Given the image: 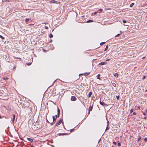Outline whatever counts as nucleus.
<instances>
[{"instance_id": "nucleus-38", "label": "nucleus", "mask_w": 147, "mask_h": 147, "mask_svg": "<svg viewBox=\"0 0 147 147\" xmlns=\"http://www.w3.org/2000/svg\"><path fill=\"white\" fill-rule=\"evenodd\" d=\"M102 11V9H99V11Z\"/></svg>"}, {"instance_id": "nucleus-12", "label": "nucleus", "mask_w": 147, "mask_h": 147, "mask_svg": "<svg viewBox=\"0 0 147 147\" xmlns=\"http://www.w3.org/2000/svg\"><path fill=\"white\" fill-rule=\"evenodd\" d=\"M55 2H56V1H55V0H52L51 1H49V2L50 3H55Z\"/></svg>"}, {"instance_id": "nucleus-22", "label": "nucleus", "mask_w": 147, "mask_h": 147, "mask_svg": "<svg viewBox=\"0 0 147 147\" xmlns=\"http://www.w3.org/2000/svg\"><path fill=\"white\" fill-rule=\"evenodd\" d=\"M67 134H66V133H61V134H59V135H66Z\"/></svg>"}, {"instance_id": "nucleus-46", "label": "nucleus", "mask_w": 147, "mask_h": 147, "mask_svg": "<svg viewBox=\"0 0 147 147\" xmlns=\"http://www.w3.org/2000/svg\"><path fill=\"white\" fill-rule=\"evenodd\" d=\"M16 68V66H14V67L13 68V69H14Z\"/></svg>"}, {"instance_id": "nucleus-20", "label": "nucleus", "mask_w": 147, "mask_h": 147, "mask_svg": "<svg viewBox=\"0 0 147 147\" xmlns=\"http://www.w3.org/2000/svg\"><path fill=\"white\" fill-rule=\"evenodd\" d=\"M53 37V35H52V34H50L49 35V37H50V38H52Z\"/></svg>"}, {"instance_id": "nucleus-17", "label": "nucleus", "mask_w": 147, "mask_h": 147, "mask_svg": "<svg viewBox=\"0 0 147 147\" xmlns=\"http://www.w3.org/2000/svg\"><path fill=\"white\" fill-rule=\"evenodd\" d=\"M134 3H132L129 6L130 7H132L134 5Z\"/></svg>"}, {"instance_id": "nucleus-51", "label": "nucleus", "mask_w": 147, "mask_h": 147, "mask_svg": "<svg viewBox=\"0 0 147 147\" xmlns=\"http://www.w3.org/2000/svg\"><path fill=\"white\" fill-rule=\"evenodd\" d=\"M110 60V59H107V60H106V61H109V60Z\"/></svg>"}, {"instance_id": "nucleus-5", "label": "nucleus", "mask_w": 147, "mask_h": 147, "mask_svg": "<svg viewBox=\"0 0 147 147\" xmlns=\"http://www.w3.org/2000/svg\"><path fill=\"white\" fill-rule=\"evenodd\" d=\"M77 100L76 97L74 96H71V101H75Z\"/></svg>"}, {"instance_id": "nucleus-25", "label": "nucleus", "mask_w": 147, "mask_h": 147, "mask_svg": "<svg viewBox=\"0 0 147 147\" xmlns=\"http://www.w3.org/2000/svg\"><path fill=\"white\" fill-rule=\"evenodd\" d=\"M116 97L117 100H119V99L120 96H116Z\"/></svg>"}, {"instance_id": "nucleus-48", "label": "nucleus", "mask_w": 147, "mask_h": 147, "mask_svg": "<svg viewBox=\"0 0 147 147\" xmlns=\"http://www.w3.org/2000/svg\"><path fill=\"white\" fill-rule=\"evenodd\" d=\"M114 84V85H113V86H115V87L116 86H115V85H116V84Z\"/></svg>"}, {"instance_id": "nucleus-52", "label": "nucleus", "mask_w": 147, "mask_h": 147, "mask_svg": "<svg viewBox=\"0 0 147 147\" xmlns=\"http://www.w3.org/2000/svg\"><path fill=\"white\" fill-rule=\"evenodd\" d=\"M47 121L48 123H49V121H48V120H47Z\"/></svg>"}, {"instance_id": "nucleus-54", "label": "nucleus", "mask_w": 147, "mask_h": 147, "mask_svg": "<svg viewBox=\"0 0 147 147\" xmlns=\"http://www.w3.org/2000/svg\"><path fill=\"white\" fill-rule=\"evenodd\" d=\"M146 112L147 113V110H146Z\"/></svg>"}, {"instance_id": "nucleus-55", "label": "nucleus", "mask_w": 147, "mask_h": 147, "mask_svg": "<svg viewBox=\"0 0 147 147\" xmlns=\"http://www.w3.org/2000/svg\"><path fill=\"white\" fill-rule=\"evenodd\" d=\"M17 58L18 59H21L20 58Z\"/></svg>"}, {"instance_id": "nucleus-8", "label": "nucleus", "mask_w": 147, "mask_h": 147, "mask_svg": "<svg viewBox=\"0 0 147 147\" xmlns=\"http://www.w3.org/2000/svg\"><path fill=\"white\" fill-rule=\"evenodd\" d=\"M106 63V62H102L99 63H98L97 62L96 63V64H105Z\"/></svg>"}, {"instance_id": "nucleus-45", "label": "nucleus", "mask_w": 147, "mask_h": 147, "mask_svg": "<svg viewBox=\"0 0 147 147\" xmlns=\"http://www.w3.org/2000/svg\"><path fill=\"white\" fill-rule=\"evenodd\" d=\"M137 108H138V109H140V106H138L137 107Z\"/></svg>"}, {"instance_id": "nucleus-37", "label": "nucleus", "mask_w": 147, "mask_h": 147, "mask_svg": "<svg viewBox=\"0 0 147 147\" xmlns=\"http://www.w3.org/2000/svg\"><path fill=\"white\" fill-rule=\"evenodd\" d=\"M145 76H144L142 78V80L144 79L145 78Z\"/></svg>"}, {"instance_id": "nucleus-1", "label": "nucleus", "mask_w": 147, "mask_h": 147, "mask_svg": "<svg viewBox=\"0 0 147 147\" xmlns=\"http://www.w3.org/2000/svg\"><path fill=\"white\" fill-rule=\"evenodd\" d=\"M52 117L53 119V122L52 123H51V125H53L55 123V121L57 119V117H56L55 116H53Z\"/></svg>"}, {"instance_id": "nucleus-7", "label": "nucleus", "mask_w": 147, "mask_h": 147, "mask_svg": "<svg viewBox=\"0 0 147 147\" xmlns=\"http://www.w3.org/2000/svg\"><path fill=\"white\" fill-rule=\"evenodd\" d=\"M27 140L30 142H32L33 141V140L32 138H27Z\"/></svg>"}, {"instance_id": "nucleus-31", "label": "nucleus", "mask_w": 147, "mask_h": 147, "mask_svg": "<svg viewBox=\"0 0 147 147\" xmlns=\"http://www.w3.org/2000/svg\"><path fill=\"white\" fill-rule=\"evenodd\" d=\"M117 145L119 146H120L121 145V144L119 142L118 143Z\"/></svg>"}, {"instance_id": "nucleus-39", "label": "nucleus", "mask_w": 147, "mask_h": 147, "mask_svg": "<svg viewBox=\"0 0 147 147\" xmlns=\"http://www.w3.org/2000/svg\"><path fill=\"white\" fill-rule=\"evenodd\" d=\"M84 75V73L83 74H80L79 75V76H80V75Z\"/></svg>"}, {"instance_id": "nucleus-4", "label": "nucleus", "mask_w": 147, "mask_h": 147, "mask_svg": "<svg viewBox=\"0 0 147 147\" xmlns=\"http://www.w3.org/2000/svg\"><path fill=\"white\" fill-rule=\"evenodd\" d=\"M63 119H60L59 121H58L55 124V125L56 126H57L59 125H60L63 121Z\"/></svg>"}, {"instance_id": "nucleus-9", "label": "nucleus", "mask_w": 147, "mask_h": 147, "mask_svg": "<svg viewBox=\"0 0 147 147\" xmlns=\"http://www.w3.org/2000/svg\"><path fill=\"white\" fill-rule=\"evenodd\" d=\"M92 92H90L88 94V97L89 98H90L91 96L92 95Z\"/></svg>"}, {"instance_id": "nucleus-49", "label": "nucleus", "mask_w": 147, "mask_h": 147, "mask_svg": "<svg viewBox=\"0 0 147 147\" xmlns=\"http://www.w3.org/2000/svg\"><path fill=\"white\" fill-rule=\"evenodd\" d=\"M114 84V85H113V86H115V87L116 86H115V85H116V84Z\"/></svg>"}, {"instance_id": "nucleus-26", "label": "nucleus", "mask_w": 147, "mask_h": 147, "mask_svg": "<svg viewBox=\"0 0 147 147\" xmlns=\"http://www.w3.org/2000/svg\"><path fill=\"white\" fill-rule=\"evenodd\" d=\"M108 126H109L107 125V127L105 130V131H107V130L109 129V128H108Z\"/></svg>"}, {"instance_id": "nucleus-50", "label": "nucleus", "mask_w": 147, "mask_h": 147, "mask_svg": "<svg viewBox=\"0 0 147 147\" xmlns=\"http://www.w3.org/2000/svg\"><path fill=\"white\" fill-rule=\"evenodd\" d=\"M90 111H88V114H89L90 113Z\"/></svg>"}, {"instance_id": "nucleus-35", "label": "nucleus", "mask_w": 147, "mask_h": 147, "mask_svg": "<svg viewBox=\"0 0 147 147\" xmlns=\"http://www.w3.org/2000/svg\"><path fill=\"white\" fill-rule=\"evenodd\" d=\"M113 143L115 145H116V142H113Z\"/></svg>"}, {"instance_id": "nucleus-10", "label": "nucleus", "mask_w": 147, "mask_h": 147, "mask_svg": "<svg viewBox=\"0 0 147 147\" xmlns=\"http://www.w3.org/2000/svg\"><path fill=\"white\" fill-rule=\"evenodd\" d=\"M90 73V72H86L84 73V76H88Z\"/></svg>"}, {"instance_id": "nucleus-15", "label": "nucleus", "mask_w": 147, "mask_h": 147, "mask_svg": "<svg viewBox=\"0 0 147 147\" xmlns=\"http://www.w3.org/2000/svg\"><path fill=\"white\" fill-rule=\"evenodd\" d=\"M93 20H89L87 21L86 22V23H90L93 22Z\"/></svg>"}, {"instance_id": "nucleus-53", "label": "nucleus", "mask_w": 147, "mask_h": 147, "mask_svg": "<svg viewBox=\"0 0 147 147\" xmlns=\"http://www.w3.org/2000/svg\"><path fill=\"white\" fill-rule=\"evenodd\" d=\"M96 12H95L94 13V14H96Z\"/></svg>"}, {"instance_id": "nucleus-32", "label": "nucleus", "mask_w": 147, "mask_h": 147, "mask_svg": "<svg viewBox=\"0 0 147 147\" xmlns=\"http://www.w3.org/2000/svg\"><path fill=\"white\" fill-rule=\"evenodd\" d=\"M109 121H107V125L109 126Z\"/></svg>"}, {"instance_id": "nucleus-6", "label": "nucleus", "mask_w": 147, "mask_h": 147, "mask_svg": "<svg viewBox=\"0 0 147 147\" xmlns=\"http://www.w3.org/2000/svg\"><path fill=\"white\" fill-rule=\"evenodd\" d=\"M15 117H16V115H15V114H13V119H12V120L11 122V123H14Z\"/></svg>"}, {"instance_id": "nucleus-27", "label": "nucleus", "mask_w": 147, "mask_h": 147, "mask_svg": "<svg viewBox=\"0 0 147 147\" xmlns=\"http://www.w3.org/2000/svg\"><path fill=\"white\" fill-rule=\"evenodd\" d=\"M123 23H125L127 22V21L126 20H123Z\"/></svg>"}, {"instance_id": "nucleus-18", "label": "nucleus", "mask_w": 147, "mask_h": 147, "mask_svg": "<svg viewBox=\"0 0 147 147\" xmlns=\"http://www.w3.org/2000/svg\"><path fill=\"white\" fill-rule=\"evenodd\" d=\"M108 45H107L106 47L105 48V51H107L108 48Z\"/></svg>"}, {"instance_id": "nucleus-29", "label": "nucleus", "mask_w": 147, "mask_h": 147, "mask_svg": "<svg viewBox=\"0 0 147 147\" xmlns=\"http://www.w3.org/2000/svg\"><path fill=\"white\" fill-rule=\"evenodd\" d=\"M75 130V129H71L70 130V131L71 132H72V131H74V130Z\"/></svg>"}, {"instance_id": "nucleus-30", "label": "nucleus", "mask_w": 147, "mask_h": 147, "mask_svg": "<svg viewBox=\"0 0 147 147\" xmlns=\"http://www.w3.org/2000/svg\"><path fill=\"white\" fill-rule=\"evenodd\" d=\"M134 111V110H133V109H131L130 110V113H132Z\"/></svg>"}, {"instance_id": "nucleus-3", "label": "nucleus", "mask_w": 147, "mask_h": 147, "mask_svg": "<svg viewBox=\"0 0 147 147\" xmlns=\"http://www.w3.org/2000/svg\"><path fill=\"white\" fill-rule=\"evenodd\" d=\"M99 102L100 104L103 107H107L108 106L107 104L103 102H101V100Z\"/></svg>"}, {"instance_id": "nucleus-57", "label": "nucleus", "mask_w": 147, "mask_h": 147, "mask_svg": "<svg viewBox=\"0 0 147 147\" xmlns=\"http://www.w3.org/2000/svg\"><path fill=\"white\" fill-rule=\"evenodd\" d=\"M120 34H121V32H121V31H120Z\"/></svg>"}, {"instance_id": "nucleus-34", "label": "nucleus", "mask_w": 147, "mask_h": 147, "mask_svg": "<svg viewBox=\"0 0 147 147\" xmlns=\"http://www.w3.org/2000/svg\"><path fill=\"white\" fill-rule=\"evenodd\" d=\"M136 112H134L133 113V115H136Z\"/></svg>"}, {"instance_id": "nucleus-33", "label": "nucleus", "mask_w": 147, "mask_h": 147, "mask_svg": "<svg viewBox=\"0 0 147 147\" xmlns=\"http://www.w3.org/2000/svg\"><path fill=\"white\" fill-rule=\"evenodd\" d=\"M144 140L146 142L147 141V138H145L144 139Z\"/></svg>"}, {"instance_id": "nucleus-40", "label": "nucleus", "mask_w": 147, "mask_h": 147, "mask_svg": "<svg viewBox=\"0 0 147 147\" xmlns=\"http://www.w3.org/2000/svg\"><path fill=\"white\" fill-rule=\"evenodd\" d=\"M143 115H146V114L145 113H144H144H143Z\"/></svg>"}, {"instance_id": "nucleus-24", "label": "nucleus", "mask_w": 147, "mask_h": 147, "mask_svg": "<svg viewBox=\"0 0 147 147\" xmlns=\"http://www.w3.org/2000/svg\"><path fill=\"white\" fill-rule=\"evenodd\" d=\"M121 34H118L117 35L115 36V37H117L118 36H119Z\"/></svg>"}, {"instance_id": "nucleus-43", "label": "nucleus", "mask_w": 147, "mask_h": 147, "mask_svg": "<svg viewBox=\"0 0 147 147\" xmlns=\"http://www.w3.org/2000/svg\"><path fill=\"white\" fill-rule=\"evenodd\" d=\"M5 2H6V1H7V2H9L10 1L9 0H5Z\"/></svg>"}, {"instance_id": "nucleus-41", "label": "nucleus", "mask_w": 147, "mask_h": 147, "mask_svg": "<svg viewBox=\"0 0 147 147\" xmlns=\"http://www.w3.org/2000/svg\"><path fill=\"white\" fill-rule=\"evenodd\" d=\"M31 64V63H26V64L29 65V64Z\"/></svg>"}, {"instance_id": "nucleus-13", "label": "nucleus", "mask_w": 147, "mask_h": 147, "mask_svg": "<svg viewBox=\"0 0 147 147\" xmlns=\"http://www.w3.org/2000/svg\"><path fill=\"white\" fill-rule=\"evenodd\" d=\"M114 76L115 77L117 78L118 77V74L117 73H115L114 74Z\"/></svg>"}, {"instance_id": "nucleus-59", "label": "nucleus", "mask_w": 147, "mask_h": 147, "mask_svg": "<svg viewBox=\"0 0 147 147\" xmlns=\"http://www.w3.org/2000/svg\"><path fill=\"white\" fill-rule=\"evenodd\" d=\"M82 17L83 18V17H84V16H82Z\"/></svg>"}, {"instance_id": "nucleus-58", "label": "nucleus", "mask_w": 147, "mask_h": 147, "mask_svg": "<svg viewBox=\"0 0 147 147\" xmlns=\"http://www.w3.org/2000/svg\"><path fill=\"white\" fill-rule=\"evenodd\" d=\"M112 147H114L113 146H112Z\"/></svg>"}, {"instance_id": "nucleus-19", "label": "nucleus", "mask_w": 147, "mask_h": 147, "mask_svg": "<svg viewBox=\"0 0 147 147\" xmlns=\"http://www.w3.org/2000/svg\"><path fill=\"white\" fill-rule=\"evenodd\" d=\"M0 38L2 40H3L5 39L4 37H3L2 36L0 35Z\"/></svg>"}, {"instance_id": "nucleus-56", "label": "nucleus", "mask_w": 147, "mask_h": 147, "mask_svg": "<svg viewBox=\"0 0 147 147\" xmlns=\"http://www.w3.org/2000/svg\"><path fill=\"white\" fill-rule=\"evenodd\" d=\"M2 117H1V116H0V118L1 119Z\"/></svg>"}, {"instance_id": "nucleus-2", "label": "nucleus", "mask_w": 147, "mask_h": 147, "mask_svg": "<svg viewBox=\"0 0 147 147\" xmlns=\"http://www.w3.org/2000/svg\"><path fill=\"white\" fill-rule=\"evenodd\" d=\"M60 112V110L58 108H57V115H55V117H57H57H59Z\"/></svg>"}, {"instance_id": "nucleus-28", "label": "nucleus", "mask_w": 147, "mask_h": 147, "mask_svg": "<svg viewBox=\"0 0 147 147\" xmlns=\"http://www.w3.org/2000/svg\"><path fill=\"white\" fill-rule=\"evenodd\" d=\"M141 139V137L140 136H139L138 138V141H139L140 139Z\"/></svg>"}, {"instance_id": "nucleus-23", "label": "nucleus", "mask_w": 147, "mask_h": 147, "mask_svg": "<svg viewBox=\"0 0 147 147\" xmlns=\"http://www.w3.org/2000/svg\"><path fill=\"white\" fill-rule=\"evenodd\" d=\"M30 20V19H29V18H26V20H25V21L26 22H28Z\"/></svg>"}, {"instance_id": "nucleus-21", "label": "nucleus", "mask_w": 147, "mask_h": 147, "mask_svg": "<svg viewBox=\"0 0 147 147\" xmlns=\"http://www.w3.org/2000/svg\"><path fill=\"white\" fill-rule=\"evenodd\" d=\"M105 42H101L100 43V45L102 46L103 44H104L105 43Z\"/></svg>"}, {"instance_id": "nucleus-36", "label": "nucleus", "mask_w": 147, "mask_h": 147, "mask_svg": "<svg viewBox=\"0 0 147 147\" xmlns=\"http://www.w3.org/2000/svg\"><path fill=\"white\" fill-rule=\"evenodd\" d=\"M45 28L46 29H48V27L47 26H45Z\"/></svg>"}, {"instance_id": "nucleus-16", "label": "nucleus", "mask_w": 147, "mask_h": 147, "mask_svg": "<svg viewBox=\"0 0 147 147\" xmlns=\"http://www.w3.org/2000/svg\"><path fill=\"white\" fill-rule=\"evenodd\" d=\"M8 78H7V77H6V78H3V79L5 80V81H6L7 80H8Z\"/></svg>"}, {"instance_id": "nucleus-60", "label": "nucleus", "mask_w": 147, "mask_h": 147, "mask_svg": "<svg viewBox=\"0 0 147 147\" xmlns=\"http://www.w3.org/2000/svg\"><path fill=\"white\" fill-rule=\"evenodd\" d=\"M145 58V57H144L142 58Z\"/></svg>"}, {"instance_id": "nucleus-44", "label": "nucleus", "mask_w": 147, "mask_h": 147, "mask_svg": "<svg viewBox=\"0 0 147 147\" xmlns=\"http://www.w3.org/2000/svg\"><path fill=\"white\" fill-rule=\"evenodd\" d=\"M52 42V39H51L50 41V42Z\"/></svg>"}, {"instance_id": "nucleus-14", "label": "nucleus", "mask_w": 147, "mask_h": 147, "mask_svg": "<svg viewBox=\"0 0 147 147\" xmlns=\"http://www.w3.org/2000/svg\"><path fill=\"white\" fill-rule=\"evenodd\" d=\"M100 74H98L97 76V78L98 79H99L100 80L101 79H100Z\"/></svg>"}, {"instance_id": "nucleus-47", "label": "nucleus", "mask_w": 147, "mask_h": 147, "mask_svg": "<svg viewBox=\"0 0 147 147\" xmlns=\"http://www.w3.org/2000/svg\"><path fill=\"white\" fill-rule=\"evenodd\" d=\"M146 118H147L146 117H144V119H146Z\"/></svg>"}, {"instance_id": "nucleus-42", "label": "nucleus", "mask_w": 147, "mask_h": 147, "mask_svg": "<svg viewBox=\"0 0 147 147\" xmlns=\"http://www.w3.org/2000/svg\"><path fill=\"white\" fill-rule=\"evenodd\" d=\"M95 60H96L95 59H93V60H92V62H94V61Z\"/></svg>"}, {"instance_id": "nucleus-11", "label": "nucleus", "mask_w": 147, "mask_h": 147, "mask_svg": "<svg viewBox=\"0 0 147 147\" xmlns=\"http://www.w3.org/2000/svg\"><path fill=\"white\" fill-rule=\"evenodd\" d=\"M93 108V106H92V107H90L89 108V109L88 110L89 111H91L92 110Z\"/></svg>"}]
</instances>
